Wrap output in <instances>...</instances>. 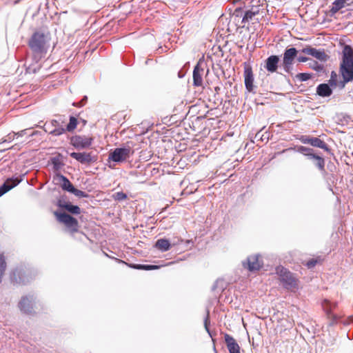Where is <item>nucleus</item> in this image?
<instances>
[{
  "instance_id": "nucleus-1",
  "label": "nucleus",
  "mask_w": 353,
  "mask_h": 353,
  "mask_svg": "<svg viewBox=\"0 0 353 353\" xmlns=\"http://www.w3.org/2000/svg\"><path fill=\"white\" fill-rule=\"evenodd\" d=\"M339 72L342 80L339 81L338 87L343 89L347 83L353 81V48L349 45H345L342 50Z\"/></svg>"
},
{
  "instance_id": "nucleus-2",
  "label": "nucleus",
  "mask_w": 353,
  "mask_h": 353,
  "mask_svg": "<svg viewBox=\"0 0 353 353\" xmlns=\"http://www.w3.org/2000/svg\"><path fill=\"white\" fill-rule=\"evenodd\" d=\"M47 35L41 32H35L28 41V46L32 51L34 59L37 62L46 54Z\"/></svg>"
},
{
  "instance_id": "nucleus-3",
  "label": "nucleus",
  "mask_w": 353,
  "mask_h": 353,
  "mask_svg": "<svg viewBox=\"0 0 353 353\" xmlns=\"http://www.w3.org/2000/svg\"><path fill=\"white\" fill-rule=\"evenodd\" d=\"M276 273L279 276V280L283 287L288 290H294L298 287V279L294 274L284 267H276Z\"/></svg>"
},
{
  "instance_id": "nucleus-4",
  "label": "nucleus",
  "mask_w": 353,
  "mask_h": 353,
  "mask_svg": "<svg viewBox=\"0 0 353 353\" xmlns=\"http://www.w3.org/2000/svg\"><path fill=\"white\" fill-rule=\"evenodd\" d=\"M54 214L56 216L57 221L59 223L64 224L65 226L67 228L68 230L71 234H74L78 232L79 223L75 218L65 212L61 213L58 212H54Z\"/></svg>"
},
{
  "instance_id": "nucleus-5",
  "label": "nucleus",
  "mask_w": 353,
  "mask_h": 353,
  "mask_svg": "<svg viewBox=\"0 0 353 353\" xmlns=\"http://www.w3.org/2000/svg\"><path fill=\"white\" fill-rule=\"evenodd\" d=\"M134 154L131 147L118 148L110 154V159L114 162H122L126 161Z\"/></svg>"
},
{
  "instance_id": "nucleus-6",
  "label": "nucleus",
  "mask_w": 353,
  "mask_h": 353,
  "mask_svg": "<svg viewBox=\"0 0 353 353\" xmlns=\"http://www.w3.org/2000/svg\"><path fill=\"white\" fill-rule=\"evenodd\" d=\"M298 50L295 48H288L285 50L283 57V67L285 72H289L295 58L297 57Z\"/></svg>"
},
{
  "instance_id": "nucleus-7",
  "label": "nucleus",
  "mask_w": 353,
  "mask_h": 353,
  "mask_svg": "<svg viewBox=\"0 0 353 353\" xmlns=\"http://www.w3.org/2000/svg\"><path fill=\"white\" fill-rule=\"evenodd\" d=\"M243 265L245 268H247L250 272L256 271L262 268L263 261L260 255L253 254L249 256L247 258L246 261L243 262Z\"/></svg>"
},
{
  "instance_id": "nucleus-8",
  "label": "nucleus",
  "mask_w": 353,
  "mask_h": 353,
  "mask_svg": "<svg viewBox=\"0 0 353 353\" xmlns=\"http://www.w3.org/2000/svg\"><path fill=\"white\" fill-rule=\"evenodd\" d=\"M93 141L92 137L75 135L70 139V143L76 148H86L90 147Z\"/></svg>"
},
{
  "instance_id": "nucleus-9",
  "label": "nucleus",
  "mask_w": 353,
  "mask_h": 353,
  "mask_svg": "<svg viewBox=\"0 0 353 353\" xmlns=\"http://www.w3.org/2000/svg\"><path fill=\"white\" fill-rule=\"evenodd\" d=\"M46 131L54 136H59L65 132L62 123L57 120H52L49 123L45 124Z\"/></svg>"
},
{
  "instance_id": "nucleus-10",
  "label": "nucleus",
  "mask_w": 353,
  "mask_h": 353,
  "mask_svg": "<svg viewBox=\"0 0 353 353\" xmlns=\"http://www.w3.org/2000/svg\"><path fill=\"white\" fill-rule=\"evenodd\" d=\"M244 81L246 89L251 92L254 88V75L252 67L247 63H244Z\"/></svg>"
},
{
  "instance_id": "nucleus-11",
  "label": "nucleus",
  "mask_w": 353,
  "mask_h": 353,
  "mask_svg": "<svg viewBox=\"0 0 353 353\" xmlns=\"http://www.w3.org/2000/svg\"><path fill=\"white\" fill-rule=\"evenodd\" d=\"M302 52L305 54L311 55L321 61H325L329 58L324 50H317L310 46L303 48Z\"/></svg>"
},
{
  "instance_id": "nucleus-12",
  "label": "nucleus",
  "mask_w": 353,
  "mask_h": 353,
  "mask_svg": "<svg viewBox=\"0 0 353 353\" xmlns=\"http://www.w3.org/2000/svg\"><path fill=\"white\" fill-rule=\"evenodd\" d=\"M70 157L76 159L81 163L90 164L96 161V158L92 157L89 152H72Z\"/></svg>"
},
{
  "instance_id": "nucleus-13",
  "label": "nucleus",
  "mask_w": 353,
  "mask_h": 353,
  "mask_svg": "<svg viewBox=\"0 0 353 353\" xmlns=\"http://www.w3.org/2000/svg\"><path fill=\"white\" fill-rule=\"evenodd\" d=\"M19 307L26 314H31L34 308V300L32 297L23 296L19 303Z\"/></svg>"
},
{
  "instance_id": "nucleus-14",
  "label": "nucleus",
  "mask_w": 353,
  "mask_h": 353,
  "mask_svg": "<svg viewBox=\"0 0 353 353\" xmlns=\"http://www.w3.org/2000/svg\"><path fill=\"white\" fill-rule=\"evenodd\" d=\"M279 57L276 55L270 56L265 62V68L270 73H274L277 71L279 63Z\"/></svg>"
},
{
  "instance_id": "nucleus-15",
  "label": "nucleus",
  "mask_w": 353,
  "mask_h": 353,
  "mask_svg": "<svg viewBox=\"0 0 353 353\" xmlns=\"http://www.w3.org/2000/svg\"><path fill=\"white\" fill-rule=\"evenodd\" d=\"M224 338L230 353H240V346L232 336L226 334Z\"/></svg>"
},
{
  "instance_id": "nucleus-16",
  "label": "nucleus",
  "mask_w": 353,
  "mask_h": 353,
  "mask_svg": "<svg viewBox=\"0 0 353 353\" xmlns=\"http://www.w3.org/2000/svg\"><path fill=\"white\" fill-rule=\"evenodd\" d=\"M20 181L16 178L13 179H8L4 183L0 186V196L6 194L7 192L12 189L17 185L19 184Z\"/></svg>"
},
{
  "instance_id": "nucleus-17",
  "label": "nucleus",
  "mask_w": 353,
  "mask_h": 353,
  "mask_svg": "<svg viewBox=\"0 0 353 353\" xmlns=\"http://www.w3.org/2000/svg\"><path fill=\"white\" fill-rule=\"evenodd\" d=\"M203 69L197 64L193 70V84L194 86H201L203 85Z\"/></svg>"
},
{
  "instance_id": "nucleus-18",
  "label": "nucleus",
  "mask_w": 353,
  "mask_h": 353,
  "mask_svg": "<svg viewBox=\"0 0 353 353\" xmlns=\"http://www.w3.org/2000/svg\"><path fill=\"white\" fill-rule=\"evenodd\" d=\"M316 93L320 97H327L332 94V90L328 84L321 83L317 86Z\"/></svg>"
},
{
  "instance_id": "nucleus-19",
  "label": "nucleus",
  "mask_w": 353,
  "mask_h": 353,
  "mask_svg": "<svg viewBox=\"0 0 353 353\" xmlns=\"http://www.w3.org/2000/svg\"><path fill=\"white\" fill-rule=\"evenodd\" d=\"M310 145L314 147L321 148L325 151H330L327 145L318 137H311Z\"/></svg>"
},
{
  "instance_id": "nucleus-20",
  "label": "nucleus",
  "mask_w": 353,
  "mask_h": 353,
  "mask_svg": "<svg viewBox=\"0 0 353 353\" xmlns=\"http://www.w3.org/2000/svg\"><path fill=\"white\" fill-rule=\"evenodd\" d=\"M347 0H335L332 3V8H330V12L332 14H334L338 12L341 9L345 7V3Z\"/></svg>"
},
{
  "instance_id": "nucleus-21",
  "label": "nucleus",
  "mask_w": 353,
  "mask_h": 353,
  "mask_svg": "<svg viewBox=\"0 0 353 353\" xmlns=\"http://www.w3.org/2000/svg\"><path fill=\"white\" fill-rule=\"evenodd\" d=\"M155 246L159 250L165 252L170 249V243L168 239H161L156 242Z\"/></svg>"
},
{
  "instance_id": "nucleus-22",
  "label": "nucleus",
  "mask_w": 353,
  "mask_h": 353,
  "mask_svg": "<svg viewBox=\"0 0 353 353\" xmlns=\"http://www.w3.org/2000/svg\"><path fill=\"white\" fill-rule=\"evenodd\" d=\"M323 259L321 256H316V258L310 259L307 261H303L302 263L308 269H311L314 268L316 265L321 264L323 262Z\"/></svg>"
},
{
  "instance_id": "nucleus-23",
  "label": "nucleus",
  "mask_w": 353,
  "mask_h": 353,
  "mask_svg": "<svg viewBox=\"0 0 353 353\" xmlns=\"http://www.w3.org/2000/svg\"><path fill=\"white\" fill-rule=\"evenodd\" d=\"M257 15L255 14L252 13V12H250L248 10L245 12L244 16L242 19V23H243V26L245 23H249L251 21H253L254 20H256L259 21V19L256 18Z\"/></svg>"
},
{
  "instance_id": "nucleus-24",
  "label": "nucleus",
  "mask_w": 353,
  "mask_h": 353,
  "mask_svg": "<svg viewBox=\"0 0 353 353\" xmlns=\"http://www.w3.org/2000/svg\"><path fill=\"white\" fill-rule=\"evenodd\" d=\"M61 179L62 181L61 188L63 190H66L69 192H72L74 187L72 184V183L64 176H61Z\"/></svg>"
},
{
  "instance_id": "nucleus-25",
  "label": "nucleus",
  "mask_w": 353,
  "mask_h": 353,
  "mask_svg": "<svg viewBox=\"0 0 353 353\" xmlns=\"http://www.w3.org/2000/svg\"><path fill=\"white\" fill-rule=\"evenodd\" d=\"M6 267L7 263L6 261V257L3 253L0 252V283L2 281V278L5 274Z\"/></svg>"
},
{
  "instance_id": "nucleus-26",
  "label": "nucleus",
  "mask_w": 353,
  "mask_h": 353,
  "mask_svg": "<svg viewBox=\"0 0 353 353\" xmlns=\"http://www.w3.org/2000/svg\"><path fill=\"white\" fill-rule=\"evenodd\" d=\"M310 159L314 160L316 161V165L320 170H324L325 161L322 157L314 154Z\"/></svg>"
},
{
  "instance_id": "nucleus-27",
  "label": "nucleus",
  "mask_w": 353,
  "mask_h": 353,
  "mask_svg": "<svg viewBox=\"0 0 353 353\" xmlns=\"http://www.w3.org/2000/svg\"><path fill=\"white\" fill-rule=\"evenodd\" d=\"M296 150L307 156L310 159L314 155V153H312V149L303 145L298 146Z\"/></svg>"
},
{
  "instance_id": "nucleus-28",
  "label": "nucleus",
  "mask_w": 353,
  "mask_h": 353,
  "mask_svg": "<svg viewBox=\"0 0 353 353\" xmlns=\"http://www.w3.org/2000/svg\"><path fill=\"white\" fill-rule=\"evenodd\" d=\"M131 267L137 269V270H157L159 268V266L154 265H133Z\"/></svg>"
},
{
  "instance_id": "nucleus-29",
  "label": "nucleus",
  "mask_w": 353,
  "mask_h": 353,
  "mask_svg": "<svg viewBox=\"0 0 353 353\" xmlns=\"http://www.w3.org/2000/svg\"><path fill=\"white\" fill-rule=\"evenodd\" d=\"M64 209L73 214H79L81 209L77 205H72L70 203L64 206Z\"/></svg>"
},
{
  "instance_id": "nucleus-30",
  "label": "nucleus",
  "mask_w": 353,
  "mask_h": 353,
  "mask_svg": "<svg viewBox=\"0 0 353 353\" xmlns=\"http://www.w3.org/2000/svg\"><path fill=\"white\" fill-rule=\"evenodd\" d=\"M77 125V119L74 117H70L69 123L67 125L65 131L72 132L73 131Z\"/></svg>"
},
{
  "instance_id": "nucleus-31",
  "label": "nucleus",
  "mask_w": 353,
  "mask_h": 353,
  "mask_svg": "<svg viewBox=\"0 0 353 353\" xmlns=\"http://www.w3.org/2000/svg\"><path fill=\"white\" fill-rule=\"evenodd\" d=\"M329 83L331 86L338 87L337 74L335 72H332Z\"/></svg>"
},
{
  "instance_id": "nucleus-32",
  "label": "nucleus",
  "mask_w": 353,
  "mask_h": 353,
  "mask_svg": "<svg viewBox=\"0 0 353 353\" xmlns=\"http://www.w3.org/2000/svg\"><path fill=\"white\" fill-rule=\"evenodd\" d=\"M261 7L262 6L259 4L256 6H252L250 9H249L248 10L250 12H252V13L255 14L256 15H259L261 14V12H263Z\"/></svg>"
},
{
  "instance_id": "nucleus-33",
  "label": "nucleus",
  "mask_w": 353,
  "mask_h": 353,
  "mask_svg": "<svg viewBox=\"0 0 353 353\" xmlns=\"http://www.w3.org/2000/svg\"><path fill=\"white\" fill-rule=\"evenodd\" d=\"M71 193L74 194L75 196H77L78 197L86 198L88 196L87 193H85V192H83L82 190H78L75 188L73 189V190Z\"/></svg>"
},
{
  "instance_id": "nucleus-34",
  "label": "nucleus",
  "mask_w": 353,
  "mask_h": 353,
  "mask_svg": "<svg viewBox=\"0 0 353 353\" xmlns=\"http://www.w3.org/2000/svg\"><path fill=\"white\" fill-rule=\"evenodd\" d=\"M113 198L117 201H122L127 198V195L123 192H118L113 195Z\"/></svg>"
},
{
  "instance_id": "nucleus-35",
  "label": "nucleus",
  "mask_w": 353,
  "mask_h": 353,
  "mask_svg": "<svg viewBox=\"0 0 353 353\" xmlns=\"http://www.w3.org/2000/svg\"><path fill=\"white\" fill-rule=\"evenodd\" d=\"M311 74L309 73H299L296 75V77L301 81H305L311 78Z\"/></svg>"
},
{
  "instance_id": "nucleus-36",
  "label": "nucleus",
  "mask_w": 353,
  "mask_h": 353,
  "mask_svg": "<svg viewBox=\"0 0 353 353\" xmlns=\"http://www.w3.org/2000/svg\"><path fill=\"white\" fill-rule=\"evenodd\" d=\"M68 203H70V202H66L63 200H59L58 202H57V205L61 208H63L64 209V206L65 205H67Z\"/></svg>"
},
{
  "instance_id": "nucleus-37",
  "label": "nucleus",
  "mask_w": 353,
  "mask_h": 353,
  "mask_svg": "<svg viewBox=\"0 0 353 353\" xmlns=\"http://www.w3.org/2000/svg\"><path fill=\"white\" fill-rule=\"evenodd\" d=\"M300 140L303 143H305V144H310V142H311V138L307 137H302L300 139Z\"/></svg>"
},
{
  "instance_id": "nucleus-38",
  "label": "nucleus",
  "mask_w": 353,
  "mask_h": 353,
  "mask_svg": "<svg viewBox=\"0 0 353 353\" xmlns=\"http://www.w3.org/2000/svg\"><path fill=\"white\" fill-rule=\"evenodd\" d=\"M307 60H308V59H307V57H299L298 58V61H299V62H305V61H307Z\"/></svg>"
},
{
  "instance_id": "nucleus-39",
  "label": "nucleus",
  "mask_w": 353,
  "mask_h": 353,
  "mask_svg": "<svg viewBox=\"0 0 353 353\" xmlns=\"http://www.w3.org/2000/svg\"><path fill=\"white\" fill-rule=\"evenodd\" d=\"M26 130H21L19 132L17 133L15 135L17 136V137H20V136L21 137V136H23L26 134Z\"/></svg>"
},
{
  "instance_id": "nucleus-40",
  "label": "nucleus",
  "mask_w": 353,
  "mask_h": 353,
  "mask_svg": "<svg viewBox=\"0 0 353 353\" xmlns=\"http://www.w3.org/2000/svg\"><path fill=\"white\" fill-rule=\"evenodd\" d=\"M292 150V148H288V149L283 150L281 152L283 153L285 151H288V150Z\"/></svg>"
},
{
  "instance_id": "nucleus-41",
  "label": "nucleus",
  "mask_w": 353,
  "mask_h": 353,
  "mask_svg": "<svg viewBox=\"0 0 353 353\" xmlns=\"http://www.w3.org/2000/svg\"><path fill=\"white\" fill-rule=\"evenodd\" d=\"M240 10H239L238 9H236L235 10V13H237L238 12H239Z\"/></svg>"
}]
</instances>
